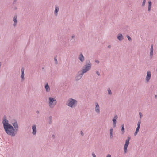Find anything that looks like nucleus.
Masks as SVG:
<instances>
[{
	"label": "nucleus",
	"mask_w": 157,
	"mask_h": 157,
	"mask_svg": "<svg viewBox=\"0 0 157 157\" xmlns=\"http://www.w3.org/2000/svg\"><path fill=\"white\" fill-rule=\"evenodd\" d=\"M4 128L6 133L12 136H14L17 133L13 127L10 124Z\"/></svg>",
	"instance_id": "obj_1"
},
{
	"label": "nucleus",
	"mask_w": 157,
	"mask_h": 157,
	"mask_svg": "<svg viewBox=\"0 0 157 157\" xmlns=\"http://www.w3.org/2000/svg\"><path fill=\"white\" fill-rule=\"evenodd\" d=\"M78 101L75 99L69 98L66 102V105L71 108H74L77 105Z\"/></svg>",
	"instance_id": "obj_2"
},
{
	"label": "nucleus",
	"mask_w": 157,
	"mask_h": 157,
	"mask_svg": "<svg viewBox=\"0 0 157 157\" xmlns=\"http://www.w3.org/2000/svg\"><path fill=\"white\" fill-rule=\"evenodd\" d=\"M86 64L83 66V68L80 70L84 74L87 73L90 70L91 68L92 64L89 60H87L86 61Z\"/></svg>",
	"instance_id": "obj_3"
},
{
	"label": "nucleus",
	"mask_w": 157,
	"mask_h": 157,
	"mask_svg": "<svg viewBox=\"0 0 157 157\" xmlns=\"http://www.w3.org/2000/svg\"><path fill=\"white\" fill-rule=\"evenodd\" d=\"M48 100L49 101L48 105L50 108H53L57 104L56 100L51 97L48 98Z\"/></svg>",
	"instance_id": "obj_4"
},
{
	"label": "nucleus",
	"mask_w": 157,
	"mask_h": 157,
	"mask_svg": "<svg viewBox=\"0 0 157 157\" xmlns=\"http://www.w3.org/2000/svg\"><path fill=\"white\" fill-rule=\"evenodd\" d=\"M84 74L80 70L76 74L75 78V80L77 81L80 80Z\"/></svg>",
	"instance_id": "obj_5"
},
{
	"label": "nucleus",
	"mask_w": 157,
	"mask_h": 157,
	"mask_svg": "<svg viewBox=\"0 0 157 157\" xmlns=\"http://www.w3.org/2000/svg\"><path fill=\"white\" fill-rule=\"evenodd\" d=\"M95 105V111L98 114H99L100 113V107L98 104L97 102L94 103Z\"/></svg>",
	"instance_id": "obj_6"
},
{
	"label": "nucleus",
	"mask_w": 157,
	"mask_h": 157,
	"mask_svg": "<svg viewBox=\"0 0 157 157\" xmlns=\"http://www.w3.org/2000/svg\"><path fill=\"white\" fill-rule=\"evenodd\" d=\"M2 123L4 128L10 124L8 123V121L6 119V117L5 116H4V119L2 121Z\"/></svg>",
	"instance_id": "obj_7"
},
{
	"label": "nucleus",
	"mask_w": 157,
	"mask_h": 157,
	"mask_svg": "<svg viewBox=\"0 0 157 157\" xmlns=\"http://www.w3.org/2000/svg\"><path fill=\"white\" fill-rule=\"evenodd\" d=\"M151 78V72L150 71H148L147 72V75L145 78L146 83H148L149 82Z\"/></svg>",
	"instance_id": "obj_8"
},
{
	"label": "nucleus",
	"mask_w": 157,
	"mask_h": 157,
	"mask_svg": "<svg viewBox=\"0 0 157 157\" xmlns=\"http://www.w3.org/2000/svg\"><path fill=\"white\" fill-rule=\"evenodd\" d=\"M12 124L14 126V130H15V131H16V133H17L18 129V125L17 122L14 121V122H12Z\"/></svg>",
	"instance_id": "obj_9"
},
{
	"label": "nucleus",
	"mask_w": 157,
	"mask_h": 157,
	"mask_svg": "<svg viewBox=\"0 0 157 157\" xmlns=\"http://www.w3.org/2000/svg\"><path fill=\"white\" fill-rule=\"evenodd\" d=\"M32 134L33 135H35L36 134V132H37V130H36V125L35 124H34L32 126Z\"/></svg>",
	"instance_id": "obj_10"
},
{
	"label": "nucleus",
	"mask_w": 157,
	"mask_h": 157,
	"mask_svg": "<svg viewBox=\"0 0 157 157\" xmlns=\"http://www.w3.org/2000/svg\"><path fill=\"white\" fill-rule=\"evenodd\" d=\"M117 118L118 117L117 115H115L112 119V121H113V126L114 128L116 126L117 119Z\"/></svg>",
	"instance_id": "obj_11"
},
{
	"label": "nucleus",
	"mask_w": 157,
	"mask_h": 157,
	"mask_svg": "<svg viewBox=\"0 0 157 157\" xmlns=\"http://www.w3.org/2000/svg\"><path fill=\"white\" fill-rule=\"evenodd\" d=\"M79 59L81 62H83L85 60V58L82 53H80L78 56Z\"/></svg>",
	"instance_id": "obj_12"
},
{
	"label": "nucleus",
	"mask_w": 157,
	"mask_h": 157,
	"mask_svg": "<svg viewBox=\"0 0 157 157\" xmlns=\"http://www.w3.org/2000/svg\"><path fill=\"white\" fill-rule=\"evenodd\" d=\"M59 10V6L58 5H56L55 6V10H54V15L56 16H57L58 15V13Z\"/></svg>",
	"instance_id": "obj_13"
},
{
	"label": "nucleus",
	"mask_w": 157,
	"mask_h": 157,
	"mask_svg": "<svg viewBox=\"0 0 157 157\" xmlns=\"http://www.w3.org/2000/svg\"><path fill=\"white\" fill-rule=\"evenodd\" d=\"M153 44L151 45V48L150 49V57L151 58L152 57L153 55Z\"/></svg>",
	"instance_id": "obj_14"
},
{
	"label": "nucleus",
	"mask_w": 157,
	"mask_h": 157,
	"mask_svg": "<svg viewBox=\"0 0 157 157\" xmlns=\"http://www.w3.org/2000/svg\"><path fill=\"white\" fill-rule=\"evenodd\" d=\"M117 38L120 41L124 39L122 34L121 33H120L117 35Z\"/></svg>",
	"instance_id": "obj_15"
},
{
	"label": "nucleus",
	"mask_w": 157,
	"mask_h": 157,
	"mask_svg": "<svg viewBox=\"0 0 157 157\" xmlns=\"http://www.w3.org/2000/svg\"><path fill=\"white\" fill-rule=\"evenodd\" d=\"M45 88L46 92H48L50 91V88L48 83H47L45 85Z\"/></svg>",
	"instance_id": "obj_16"
},
{
	"label": "nucleus",
	"mask_w": 157,
	"mask_h": 157,
	"mask_svg": "<svg viewBox=\"0 0 157 157\" xmlns=\"http://www.w3.org/2000/svg\"><path fill=\"white\" fill-rule=\"evenodd\" d=\"M113 128H111L109 130V133H110V139H112L113 136Z\"/></svg>",
	"instance_id": "obj_17"
},
{
	"label": "nucleus",
	"mask_w": 157,
	"mask_h": 157,
	"mask_svg": "<svg viewBox=\"0 0 157 157\" xmlns=\"http://www.w3.org/2000/svg\"><path fill=\"white\" fill-rule=\"evenodd\" d=\"M148 11H150L151 10V7L152 3L150 1H149L148 2Z\"/></svg>",
	"instance_id": "obj_18"
},
{
	"label": "nucleus",
	"mask_w": 157,
	"mask_h": 157,
	"mask_svg": "<svg viewBox=\"0 0 157 157\" xmlns=\"http://www.w3.org/2000/svg\"><path fill=\"white\" fill-rule=\"evenodd\" d=\"M131 139V138L130 137L128 136L127 139L125 141V144H126L127 145H128L129 144V141Z\"/></svg>",
	"instance_id": "obj_19"
},
{
	"label": "nucleus",
	"mask_w": 157,
	"mask_h": 157,
	"mask_svg": "<svg viewBox=\"0 0 157 157\" xmlns=\"http://www.w3.org/2000/svg\"><path fill=\"white\" fill-rule=\"evenodd\" d=\"M21 77L22 78V80H23L24 79V69L23 68H22L21 69Z\"/></svg>",
	"instance_id": "obj_20"
},
{
	"label": "nucleus",
	"mask_w": 157,
	"mask_h": 157,
	"mask_svg": "<svg viewBox=\"0 0 157 157\" xmlns=\"http://www.w3.org/2000/svg\"><path fill=\"white\" fill-rule=\"evenodd\" d=\"M128 145L124 144V150L125 153H126L127 152V147Z\"/></svg>",
	"instance_id": "obj_21"
},
{
	"label": "nucleus",
	"mask_w": 157,
	"mask_h": 157,
	"mask_svg": "<svg viewBox=\"0 0 157 157\" xmlns=\"http://www.w3.org/2000/svg\"><path fill=\"white\" fill-rule=\"evenodd\" d=\"M121 131L122 134H124L125 132L124 124H122L121 125Z\"/></svg>",
	"instance_id": "obj_22"
},
{
	"label": "nucleus",
	"mask_w": 157,
	"mask_h": 157,
	"mask_svg": "<svg viewBox=\"0 0 157 157\" xmlns=\"http://www.w3.org/2000/svg\"><path fill=\"white\" fill-rule=\"evenodd\" d=\"M107 91L108 92V94L109 95H111L112 94V92H111L110 89L109 88H108Z\"/></svg>",
	"instance_id": "obj_23"
},
{
	"label": "nucleus",
	"mask_w": 157,
	"mask_h": 157,
	"mask_svg": "<svg viewBox=\"0 0 157 157\" xmlns=\"http://www.w3.org/2000/svg\"><path fill=\"white\" fill-rule=\"evenodd\" d=\"M52 117L50 116L49 117V120L48 121V123L49 124H51L52 123Z\"/></svg>",
	"instance_id": "obj_24"
},
{
	"label": "nucleus",
	"mask_w": 157,
	"mask_h": 157,
	"mask_svg": "<svg viewBox=\"0 0 157 157\" xmlns=\"http://www.w3.org/2000/svg\"><path fill=\"white\" fill-rule=\"evenodd\" d=\"M126 37H127V38H128V40L129 41H132V39L131 38V37L130 36H129V35H127L126 36Z\"/></svg>",
	"instance_id": "obj_25"
},
{
	"label": "nucleus",
	"mask_w": 157,
	"mask_h": 157,
	"mask_svg": "<svg viewBox=\"0 0 157 157\" xmlns=\"http://www.w3.org/2000/svg\"><path fill=\"white\" fill-rule=\"evenodd\" d=\"M146 0H143V2L142 5V6L144 7L145 6L146 3Z\"/></svg>",
	"instance_id": "obj_26"
},
{
	"label": "nucleus",
	"mask_w": 157,
	"mask_h": 157,
	"mask_svg": "<svg viewBox=\"0 0 157 157\" xmlns=\"http://www.w3.org/2000/svg\"><path fill=\"white\" fill-rule=\"evenodd\" d=\"M14 21V24L13 25L14 27L16 26V24L17 23V20H13Z\"/></svg>",
	"instance_id": "obj_27"
},
{
	"label": "nucleus",
	"mask_w": 157,
	"mask_h": 157,
	"mask_svg": "<svg viewBox=\"0 0 157 157\" xmlns=\"http://www.w3.org/2000/svg\"><path fill=\"white\" fill-rule=\"evenodd\" d=\"M140 123H141V120H139L138 121L137 126L140 127Z\"/></svg>",
	"instance_id": "obj_28"
},
{
	"label": "nucleus",
	"mask_w": 157,
	"mask_h": 157,
	"mask_svg": "<svg viewBox=\"0 0 157 157\" xmlns=\"http://www.w3.org/2000/svg\"><path fill=\"white\" fill-rule=\"evenodd\" d=\"M54 61H55L56 64H57L58 63V61H57V58H56V57H55L54 58Z\"/></svg>",
	"instance_id": "obj_29"
},
{
	"label": "nucleus",
	"mask_w": 157,
	"mask_h": 157,
	"mask_svg": "<svg viewBox=\"0 0 157 157\" xmlns=\"http://www.w3.org/2000/svg\"><path fill=\"white\" fill-rule=\"evenodd\" d=\"M139 114L140 115V119H141L142 117H143V114L141 112H139Z\"/></svg>",
	"instance_id": "obj_30"
},
{
	"label": "nucleus",
	"mask_w": 157,
	"mask_h": 157,
	"mask_svg": "<svg viewBox=\"0 0 157 157\" xmlns=\"http://www.w3.org/2000/svg\"><path fill=\"white\" fill-rule=\"evenodd\" d=\"M92 156L93 157H96V155L94 152H93L92 153Z\"/></svg>",
	"instance_id": "obj_31"
},
{
	"label": "nucleus",
	"mask_w": 157,
	"mask_h": 157,
	"mask_svg": "<svg viewBox=\"0 0 157 157\" xmlns=\"http://www.w3.org/2000/svg\"><path fill=\"white\" fill-rule=\"evenodd\" d=\"M96 73L97 74V75L98 76L100 75V74L99 73V72L98 71H96Z\"/></svg>",
	"instance_id": "obj_32"
},
{
	"label": "nucleus",
	"mask_w": 157,
	"mask_h": 157,
	"mask_svg": "<svg viewBox=\"0 0 157 157\" xmlns=\"http://www.w3.org/2000/svg\"><path fill=\"white\" fill-rule=\"evenodd\" d=\"M95 62L98 64L99 63V61L97 60H95Z\"/></svg>",
	"instance_id": "obj_33"
},
{
	"label": "nucleus",
	"mask_w": 157,
	"mask_h": 157,
	"mask_svg": "<svg viewBox=\"0 0 157 157\" xmlns=\"http://www.w3.org/2000/svg\"><path fill=\"white\" fill-rule=\"evenodd\" d=\"M17 16H14L13 17V20H17Z\"/></svg>",
	"instance_id": "obj_34"
},
{
	"label": "nucleus",
	"mask_w": 157,
	"mask_h": 157,
	"mask_svg": "<svg viewBox=\"0 0 157 157\" xmlns=\"http://www.w3.org/2000/svg\"><path fill=\"white\" fill-rule=\"evenodd\" d=\"M138 132L136 131L134 133V135L135 136H136Z\"/></svg>",
	"instance_id": "obj_35"
},
{
	"label": "nucleus",
	"mask_w": 157,
	"mask_h": 157,
	"mask_svg": "<svg viewBox=\"0 0 157 157\" xmlns=\"http://www.w3.org/2000/svg\"><path fill=\"white\" fill-rule=\"evenodd\" d=\"M111 155L110 154H108L106 157H111Z\"/></svg>",
	"instance_id": "obj_36"
},
{
	"label": "nucleus",
	"mask_w": 157,
	"mask_h": 157,
	"mask_svg": "<svg viewBox=\"0 0 157 157\" xmlns=\"http://www.w3.org/2000/svg\"><path fill=\"white\" fill-rule=\"evenodd\" d=\"M80 133H81V134L82 135V136H83V135H84V134L82 132V131H81L80 132Z\"/></svg>",
	"instance_id": "obj_37"
},
{
	"label": "nucleus",
	"mask_w": 157,
	"mask_h": 157,
	"mask_svg": "<svg viewBox=\"0 0 157 157\" xmlns=\"http://www.w3.org/2000/svg\"><path fill=\"white\" fill-rule=\"evenodd\" d=\"M74 37H75V36L74 35H72V36H71V37L72 39L74 38Z\"/></svg>",
	"instance_id": "obj_38"
},
{
	"label": "nucleus",
	"mask_w": 157,
	"mask_h": 157,
	"mask_svg": "<svg viewBox=\"0 0 157 157\" xmlns=\"http://www.w3.org/2000/svg\"><path fill=\"white\" fill-rule=\"evenodd\" d=\"M108 48H111V46L110 45H109L108 46Z\"/></svg>",
	"instance_id": "obj_39"
},
{
	"label": "nucleus",
	"mask_w": 157,
	"mask_h": 157,
	"mask_svg": "<svg viewBox=\"0 0 157 157\" xmlns=\"http://www.w3.org/2000/svg\"><path fill=\"white\" fill-rule=\"evenodd\" d=\"M36 113L37 114H38L39 113V111L38 110H37L36 111Z\"/></svg>",
	"instance_id": "obj_40"
},
{
	"label": "nucleus",
	"mask_w": 157,
	"mask_h": 157,
	"mask_svg": "<svg viewBox=\"0 0 157 157\" xmlns=\"http://www.w3.org/2000/svg\"><path fill=\"white\" fill-rule=\"evenodd\" d=\"M52 138H55V135H52Z\"/></svg>",
	"instance_id": "obj_41"
},
{
	"label": "nucleus",
	"mask_w": 157,
	"mask_h": 157,
	"mask_svg": "<svg viewBox=\"0 0 157 157\" xmlns=\"http://www.w3.org/2000/svg\"><path fill=\"white\" fill-rule=\"evenodd\" d=\"M140 128V127L137 126L136 128H137V129H139Z\"/></svg>",
	"instance_id": "obj_42"
},
{
	"label": "nucleus",
	"mask_w": 157,
	"mask_h": 157,
	"mask_svg": "<svg viewBox=\"0 0 157 157\" xmlns=\"http://www.w3.org/2000/svg\"><path fill=\"white\" fill-rule=\"evenodd\" d=\"M139 129H137V128H136V131H137L138 132H139Z\"/></svg>",
	"instance_id": "obj_43"
},
{
	"label": "nucleus",
	"mask_w": 157,
	"mask_h": 157,
	"mask_svg": "<svg viewBox=\"0 0 157 157\" xmlns=\"http://www.w3.org/2000/svg\"><path fill=\"white\" fill-rule=\"evenodd\" d=\"M155 98H157V95H155Z\"/></svg>",
	"instance_id": "obj_44"
},
{
	"label": "nucleus",
	"mask_w": 157,
	"mask_h": 157,
	"mask_svg": "<svg viewBox=\"0 0 157 157\" xmlns=\"http://www.w3.org/2000/svg\"><path fill=\"white\" fill-rule=\"evenodd\" d=\"M17 0H15V2H16Z\"/></svg>",
	"instance_id": "obj_45"
}]
</instances>
